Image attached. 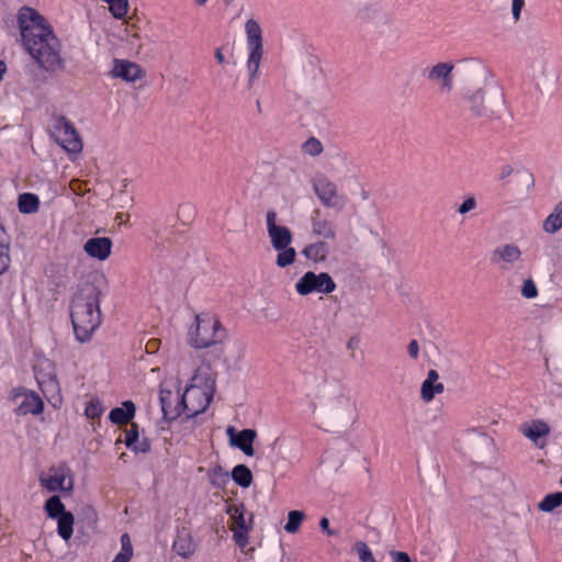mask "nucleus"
I'll use <instances>...</instances> for the list:
<instances>
[{
  "instance_id": "5",
  "label": "nucleus",
  "mask_w": 562,
  "mask_h": 562,
  "mask_svg": "<svg viewBox=\"0 0 562 562\" xmlns=\"http://www.w3.org/2000/svg\"><path fill=\"white\" fill-rule=\"evenodd\" d=\"M226 337L220 319L211 313L195 315V323L189 330V344L195 349H203L222 342Z\"/></svg>"
},
{
  "instance_id": "48",
  "label": "nucleus",
  "mask_w": 562,
  "mask_h": 562,
  "mask_svg": "<svg viewBox=\"0 0 562 562\" xmlns=\"http://www.w3.org/2000/svg\"><path fill=\"white\" fill-rule=\"evenodd\" d=\"M215 59L217 60L218 64H224L225 63V56L222 52L221 48H217L215 50Z\"/></svg>"
},
{
  "instance_id": "28",
  "label": "nucleus",
  "mask_w": 562,
  "mask_h": 562,
  "mask_svg": "<svg viewBox=\"0 0 562 562\" xmlns=\"http://www.w3.org/2000/svg\"><path fill=\"white\" fill-rule=\"evenodd\" d=\"M233 481L240 487L247 488L252 483V473L245 464H237L232 470Z\"/></svg>"
},
{
  "instance_id": "47",
  "label": "nucleus",
  "mask_w": 562,
  "mask_h": 562,
  "mask_svg": "<svg viewBox=\"0 0 562 562\" xmlns=\"http://www.w3.org/2000/svg\"><path fill=\"white\" fill-rule=\"evenodd\" d=\"M513 173V168L509 165L503 166L499 178L504 180L505 178L509 177Z\"/></svg>"
},
{
  "instance_id": "43",
  "label": "nucleus",
  "mask_w": 562,
  "mask_h": 562,
  "mask_svg": "<svg viewBox=\"0 0 562 562\" xmlns=\"http://www.w3.org/2000/svg\"><path fill=\"white\" fill-rule=\"evenodd\" d=\"M407 352L409 357L414 360H416L419 357V345L416 339L409 341L407 346Z\"/></svg>"
},
{
  "instance_id": "19",
  "label": "nucleus",
  "mask_w": 562,
  "mask_h": 562,
  "mask_svg": "<svg viewBox=\"0 0 562 562\" xmlns=\"http://www.w3.org/2000/svg\"><path fill=\"white\" fill-rule=\"evenodd\" d=\"M521 257L520 249L514 244H506L495 248L491 260L494 263H503L502 268L507 269L508 265H514Z\"/></svg>"
},
{
  "instance_id": "26",
  "label": "nucleus",
  "mask_w": 562,
  "mask_h": 562,
  "mask_svg": "<svg viewBox=\"0 0 562 562\" xmlns=\"http://www.w3.org/2000/svg\"><path fill=\"white\" fill-rule=\"evenodd\" d=\"M10 266V239L0 224V274L4 273Z\"/></svg>"
},
{
  "instance_id": "34",
  "label": "nucleus",
  "mask_w": 562,
  "mask_h": 562,
  "mask_svg": "<svg viewBox=\"0 0 562 562\" xmlns=\"http://www.w3.org/2000/svg\"><path fill=\"white\" fill-rule=\"evenodd\" d=\"M302 150L306 155L317 157L323 153L324 147L318 138L312 136L303 143Z\"/></svg>"
},
{
  "instance_id": "4",
  "label": "nucleus",
  "mask_w": 562,
  "mask_h": 562,
  "mask_svg": "<svg viewBox=\"0 0 562 562\" xmlns=\"http://www.w3.org/2000/svg\"><path fill=\"white\" fill-rule=\"evenodd\" d=\"M277 220L278 213L274 210H269L266 213V226L270 244L278 252L276 265L279 268H285L295 261L296 251L291 246L293 240L291 229L284 225H279Z\"/></svg>"
},
{
  "instance_id": "25",
  "label": "nucleus",
  "mask_w": 562,
  "mask_h": 562,
  "mask_svg": "<svg viewBox=\"0 0 562 562\" xmlns=\"http://www.w3.org/2000/svg\"><path fill=\"white\" fill-rule=\"evenodd\" d=\"M57 520V533L58 536L68 541L74 533L75 516L72 513H65L63 516L55 518Z\"/></svg>"
},
{
  "instance_id": "45",
  "label": "nucleus",
  "mask_w": 562,
  "mask_h": 562,
  "mask_svg": "<svg viewBox=\"0 0 562 562\" xmlns=\"http://www.w3.org/2000/svg\"><path fill=\"white\" fill-rule=\"evenodd\" d=\"M439 379V374L436 370L434 369H430L428 372H427V376L426 379L423 381L422 384H425V387H428L429 383H432V382H437Z\"/></svg>"
},
{
  "instance_id": "40",
  "label": "nucleus",
  "mask_w": 562,
  "mask_h": 562,
  "mask_svg": "<svg viewBox=\"0 0 562 562\" xmlns=\"http://www.w3.org/2000/svg\"><path fill=\"white\" fill-rule=\"evenodd\" d=\"M130 449L135 452L146 453L150 450V441L147 438H143L140 440L138 438L137 442L134 443Z\"/></svg>"
},
{
  "instance_id": "20",
  "label": "nucleus",
  "mask_w": 562,
  "mask_h": 562,
  "mask_svg": "<svg viewBox=\"0 0 562 562\" xmlns=\"http://www.w3.org/2000/svg\"><path fill=\"white\" fill-rule=\"evenodd\" d=\"M520 430L525 437L530 439L536 446L542 448L544 443H539V439L550 434V426L542 419H535L529 424H524Z\"/></svg>"
},
{
  "instance_id": "23",
  "label": "nucleus",
  "mask_w": 562,
  "mask_h": 562,
  "mask_svg": "<svg viewBox=\"0 0 562 562\" xmlns=\"http://www.w3.org/2000/svg\"><path fill=\"white\" fill-rule=\"evenodd\" d=\"M135 411V404L132 401H124L121 407L111 409L109 419L115 425H124L133 419Z\"/></svg>"
},
{
  "instance_id": "14",
  "label": "nucleus",
  "mask_w": 562,
  "mask_h": 562,
  "mask_svg": "<svg viewBox=\"0 0 562 562\" xmlns=\"http://www.w3.org/2000/svg\"><path fill=\"white\" fill-rule=\"evenodd\" d=\"M41 484L49 492L70 493L74 490V477L69 468L60 467L54 474L42 477Z\"/></svg>"
},
{
  "instance_id": "15",
  "label": "nucleus",
  "mask_w": 562,
  "mask_h": 562,
  "mask_svg": "<svg viewBox=\"0 0 562 562\" xmlns=\"http://www.w3.org/2000/svg\"><path fill=\"white\" fill-rule=\"evenodd\" d=\"M114 78H121L126 82H135L145 76L143 68L130 60L114 59V66L111 70Z\"/></svg>"
},
{
  "instance_id": "31",
  "label": "nucleus",
  "mask_w": 562,
  "mask_h": 562,
  "mask_svg": "<svg viewBox=\"0 0 562 562\" xmlns=\"http://www.w3.org/2000/svg\"><path fill=\"white\" fill-rule=\"evenodd\" d=\"M562 505V492H555L546 495L542 501L538 504V508L541 512L550 513L557 507Z\"/></svg>"
},
{
  "instance_id": "21",
  "label": "nucleus",
  "mask_w": 562,
  "mask_h": 562,
  "mask_svg": "<svg viewBox=\"0 0 562 562\" xmlns=\"http://www.w3.org/2000/svg\"><path fill=\"white\" fill-rule=\"evenodd\" d=\"M37 382L40 390L48 402L56 406L61 403L60 385L55 374H50L46 379H37Z\"/></svg>"
},
{
  "instance_id": "16",
  "label": "nucleus",
  "mask_w": 562,
  "mask_h": 562,
  "mask_svg": "<svg viewBox=\"0 0 562 562\" xmlns=\"http://www.w3.org/2000/svg\"><path fill=\"white\" fill-rule=\"evenodd\" d=\"M231 438V443L236 448L240 449L246 456L252 457L255 453L252 443L257 437L255 429H243L238 432L235 431L233 426H229L226 430Z\"/></svg>"
},
{
  "instance_id": "27",
  "label": "nucleus",
  "mask_w": 562,
  "mask_h": 562,
  "mask_svg": "<svg viewBox=\"0 0 562 562\" xmlns=\"http://www.w3.org/2000/svg\"><path fill=\"white\" fill-rule=\"evenodd\" d=\"M18 207L23 214L35 213L40 207V199L34 193H22L19 196Z\"/></svg>"
},
{
  "instance_id": "53",
  "label": "nucleus",
  "mask_w": 562,
  "mask_h": 562,
  "mask_svg": "<svg viewBox=\"0 0 562 562\" xmlns=\"http://www.w3.org/2000/svg\"><path fill=\"white\" fill-rule=\"evenodd\" d=\"M202 374H203V371H202V369H200L199 373L193 378V381L196 382Z\"/></svg>"
},
{
  "instance_id": "32",
  "label": "nucleus",
  "mask_w": 562,
  "mask_h": 562,
  "mask_svg": "<svg viewBox=\"0 0 562 562\" xmlns=\"http://www.w3.org/2000/svg\"><path fill=\"white\" fill-rule=\"evenodd\" d=\"M305 519V514L302 510H291L288 514V521L284 530L289 533H296L300 530L301 524Z\"/></svg>"
},
{
  "instance_id": "18",
  "label": "nucleus",
  "mask_w": 562,
  "mask_h": 562,
  "mask_svg": "<svg viewBox=\"0 0 562 562\" xmlns=\"http://www.w3.org/2000/svg\"><path fill=\"white\" fill-rule=\"evenodd\" d=\"M83 249L90 257L105 260L111 255L112 240L109 237H92L85 243Z\"/></svg>"
},
{
  "instance_id": "9",
  "label": "nucleus",
  "mask_w": 562,
  "mask_h": 562,
  "mask_svg": "<svg viewBox=\"0 0 562 562\" xmlns=\"http://www.w3.org/2000/svg\"><path fill=\"white\" fill-rule=\"evenodd\" d=\"M313 191L321 203L329 209L341 211L347 204V196L338 192V188L328 177L318 175L312 179Z\"/></svg>"
},
{
  "instance_id": "56",
  "label": "nucleus",
  "mask_w": 562,
  "mask_h": 562,
  "mask_svg": "<svg viewBox=\"0 0 562 562\" xmlns=\"http://www.w3.org/2000/svg\"><path fill=\"white\" fill-rule=\"evenodd\" d=\"M256 105H257L258 111L260 112L261 111V104H260L259 100L257 101Z\"/></svg>"
},
{
  "instance_id": "37",
  "label": "nucleus",
  "mask_w": 562,
  "mask_h": 562,
  "mask_svg": "<svg viewBox=\"0 0 562 562\" xmlns=\"http://www.w3.org/2000/svg\"><path fill=\"white\" fill-rule=\"evenodd\" d=\"M521 294L526 299H535L538 295L537 286L531 279L524 281L521 286Z\"/></svg>"
},
{
  "instance_id": "36",
  "label": "nucleus",
  "mask_w": 562,
  "mask_h": 562,
  "mask_svg": "<svg viewBox=\"0 0 562 562\" xmlns=\"http://www.w3.org/2000/svg\"><path fill=\"white\" fill-rule=\"evenodd\" d=\"M361 562H376L371 549L364 541H357L353 547Z\"/></svg>"
},
{
  "instance_id": "2",
  "label": "nucleus",
  "mask_w": 562,
  "mask_h": 562,
  "mask_svg": "<svg viewBox=\"0 0 562 562\" xmlns=\"http://www.w3.org/2000/svg\"><path fill=\"white\" fill-rule=\"evenodd\" d=\"M100 295L98 288L87 285L72 297L70 317L76 338L81 342L88 341L101 324Z\"/></svg>"
},
{
  "instance_id": "54",
  "label": "nucleus",
  "mask_w": 562,
  "mask_h": 562,
  "mask_svg": "<svg viewBox=\"0 0 562 562\" xmlns=\"http://www.w3.org/2000/svg\"><path fill=\"white\" fill-rule=\"evenodd\" d=\"M481 70H482V72H483V77H484V79H486V78H487V75H488V71H487L486 69H484V68H482Z\"/></svg>"
},
{
  "instance_id": "10",
  "label": "nucleus",
  "mask_w": 562,
  "mask_h": 562,
  "mask_svg": "<svg viewBox=\"0 0 562 562\" xmlns=\"http://www.w3.org/2000/svg\"><path fill=\"white\" fill-rule=\"evenodd\" d=\"M484 97L485 89L483 87L475 89L464 88L461 92V99L473 117L482 120L483 122L498 119V112L485 104Z\"/></svg>"
},
{
  "instance_id": "38",
  "label": "nucleus",
  "mask_w": 562,
  "mask_h": 562,
  "mask_svg": "<svg viewBox=\"0 0 562 562\" xmlns=\"http://www.w3.org/2000/svg\"><path fill=\"white\" fill-rule=\"evenodd\" d=\"M138 437H139L138 426H137V424L133 423L131 425V428L128 430H126V432H125V439H124L125 446L128 449L132 448V446L137 442Z\"/></svg>"
},
{
  "instance_id": "35",
  "label": "nucleus",
  "mask_w": 562,
  "mask_h": 562,
  "mask_svg": "<svg viewBox=\"0 0 562 562\" xmlns=\"http://www.w3.org/2000/svg\"><path fill=\"white\" fill-rule=\"evenodd\" d=\"M104 412L102 402L99 398L90 400L85 408V415L88 419L99 418Z\"/></svg>"
},
{
  "instance_id": "51",
  "label": "nucleus",
  "mask_w": 562,
  "mask_h": 562,
  "mask_svg": "<svg viewBox=\"0 0 562 562\" xmlns=\"http://www.w3.org/2000/svg\"><path fill=\"white\" fill-rule=\"evenodd\" d=\"M213 473H214V475H216V474H221V475H222V476H224V477H227V476H228V473H227V472H223V469H222L221 467H215V468L213 469Z\"/></svg>"
},
{
  "instance_id": "29",
  "label": "nucleus",
  "mask_w": 562,
  "mask_h": 562,
  "mask_svg": "<svg viewBox=\"0 0 562 562\" xmlns=\"http://www.w3.org/2000/svg\"><path fill=\"white\" fill-rule=\"evenodd\" d=\"M562 227V201L559 202L553 212L544 220L543 229L547 233H555Z\"/></svg>"
},
{
  "instance_id": "50",
  "label": "nucleus",
  "mask_w": 562,
  "mask_h": 562,
  "mask_svg": "<svg viewBox=\"0 0 562 562\" xmlns=\"http://www.w3.org/2000/svg\"><path fill=\"white\" fill-rule=\"evenodd\" d=\"M131 560L123 554L117 553L112 562H130Z\"/></svg>"
},
{
  "instance_id": "49",
  "label": "nucleus",
  "mask_w": 562,
  "mask_h": 562,
  "mask_svg": "<svg viewBox=\"0 0 562 562\" xmlns=\"http://www.w3.org/2000/svg\"><path fill=\"white\" fill-rule=\"evenodd\" d=\"M119 553L123 554L124 557L131 560L133 557V548H121V551Z\"/></svg>"
},
{
  "instance_id": "42",
  "label": "nucleus",
  "mask_w": 562,
  "mask_h": 562,
  "mask_svg": "<svg viewBox=\"0 0 562 562\" xmlns=\"http://www.w3.org/2000/svg\"><path fill=\"white\" fill-rule=\"evenodd\" d=\"M390 555L392 558V562H412L409 555L406 552L402 551H391Z\"/></svg>"
},
{
  "instance_id": "41",
  "label": "nucleus",
  "mask_w": 562,
  "mask_h": 562,
  "mask_svg": "<svg viewBox=\"0 0 562 562\" xmlns=\"http://www.w3.org/2000/svg\"><path fill=\"white\" fill-rule=\"evenodd\" d=\"M525 5V0H513L512 2V13L515 22L520 19L521 10Z\"/></svg>"
},
{
  "instance_id": "7",
  "label": "nucleus",
  "mask_w": 562,
  "mask_h": 562,
  "mask_svg": "<svg viewBox=\"0 0 562 562\" xmlns=\"http://www.w3.org/2000/svg\"><path fill=\"white\" fill-rule=\"evenodd\" d=\"M50 131L57 144L66 151L77 154L82 150L81 138L74 124L66 116H53L50 120Z\"/></svg>"
},
{
  "instance_id": "1",
  "label": "nucleus",
  "mask_w": 562,
  "mask_h": 562,
  "mask_svg": "<svg viewBox=\"0 0 562 562\" xmlns=\"http://www.w3.org/2000/svg\"><path fill=\"white\" fill-rule=\"evenodd\" d=\"M18 22L22 45L38 67L47 72L63 70L61 44L46 19L35 9L22 7Z\"/></svg>"
},
{
  "instance_id": "12",
  "label": "nucleus",
  "mask_w": 562,
  "mask_h": 562,
  "mask_svg": "<svg viewBox=\"0 0 562 562\" xmlns=\"http://www.w3.org/2000/svg\"><path fill=\"white\" fill-rule=\"evenodd\" d=\"M453 69L451 61L438 63L427 68V78L439 85L442 92H450L453 89Z\"/></svg>"
},
{
  "instance_id": "3",
  "label": "nucleus",
  "mask_w": 562,
  "mask_h": 562,
  "mask_svg": "<svg viewBox=\"0 0 562 562\" xmlns=\"http://www.w3.org/2000/svg\"><path fill=\"white\" fill-rule=\"evenodd\" d=\"M205 387L207 390L196 383L190 384L181 396H179V394L176 396L177 404L175 407L171 406L172 392L161 390L159 400L164 415L169 418H177L182 414L188 417H193L203 413L213 398L215 380L206 379Z\"/></svg>"
},
{
  "instance_id": "24",
  "label": "nucleus",
  "mask_w": 562,
  "mask_h": 562,
  "mask_svg": "<svg viewBox=\"0 0 562 562\" xmlns=\"http://www.w3.org/2000/svg\"><path fill=\"white\" fill-rule=\"evenodd\" d=\"M303 256L315 263L323 262L326 260L329 254V247L327 243L323 240H318L312 244H308L302 250Z\"/></svg>"
},
{
  "instance_id": "39",
  "label": "nucleus",
  "mask_w": 562,
  "mask_h": 562,
  "mask_svg": "<svg viewBox=\"0 0 562 562\" xmlns=\"http://www.w3.org/2000/svg\"><path fill=\"white\" fill-rule=\"evenodd\" d=\"M476 207V200L473 195L467 198L458 209V212L462 215L467 214L468 212L474 210Z\"/></svg>"
},
{
  "instance_id": "46",
  "label": "nucleus",
  "mask_w": 562,
  "mask_h": 562,
  "mask_svg": "<svg viewBox=\"0 0 562 562\" xmlns=\"http://www.w3.org/2000/svg\"><path fill=\"white\" fill-rule=\"evenodd\" d=\"M120 541H121V548H133L128 533H123L121 536Z\"/></svg>"
},
{
  "instance_id": "55",
  "label": "nucleus",
  "mask_w": 562,
  "mask_h": 562,
  "mask_svg": "<svg viewBox=\"0 0 562 562\" xmlns=\"http://www.w3.org/2000/svg\"><path fill=\"white\" fill-rule=\"evenodd\" d=\"M198 4L202 5L204 4L207 0H195Z\"/></svg>"
},
{
  "instance_id": "33",
  "label": "nucleus",
  "mask_w": 562,
  "mask_h": 562,
  "mask_svg": "<svg viewBox=\"0 0 562 562\" xmlns=\"http://www.w3.org/2000/svg\"><path fill=\"white\" fill-rule=\"evenodd\" d=\"M445 391V386L441 382L429 383L428 387L425 384L420 386V397L424 402H431L437 394H441Z\"/></svg>"
},
{
  "instance_id": "57",
  "label": "nucleus",
  "mask_w": 562,
  "mask_h": 562,
  "mask_svg": "<svg viewBox=\"0 0 562 562\" xmlns=\"http://www.w3.org/2000/svg\"><path fill=\"white\" fill-rule=\"evenodd\" d=\"M116 218L123 220L122 213L117 214Z\"/></svg>"
},
{
  "instance_id": "44",
  "label": "nucleus",
  "mask_w": 562,
  "mask_h": 562,
  "mask_svg": "<svg viewBox=\"0 0 562 562\" xmlns=\"http://www.w3.org/2000/svg\"><path fill=\"white\" fill-rule=\"evenodd\" d=\"M319 527L321 529L327 533L328 536H336L337 535V531L330 529L329 527V520L328 518L326 517H323L321 520H319Z\"/></svg>"
},
{
  "instance_id": "13",
  "label": "nucleus",
  "mask_w": 562,
  "mask_h": 562,
  "mask_svg": "<svg viewBox=\"0 0 562 562\" xmlns=\"http://www.w3.org/2000/svg\"><path fill=\"white\" fill-rule=\"evenodd\" d=\"M12 398L15 400L23 396V401L19 404L16 413L19 415H40L44 411V403L38 394L24 387L12 390Z\"/></svg>"
},
{
  "instance_id": "52",
  "label": "nucleus",
  "mask_w": 562,
  "mask_h": 562,
  "mask_svg": "<svg viewBox=\"0 0 562 562\" xmlns=\"http://www.w3.org/2000/svg\"><path fill=\"white\" fill-rule=\"evenodd\" d=\"M5 71H7V65L4 61L0 60V81L2 80Z\"/></svg>"
},
{
  "instance_id": "22",
  "label": "nucleus",
  "mask_w": 562,
  "mask_h": 562,
  "mask_svg": "<svg viewBox=\"0 0 562 562\" xmlns=\"http://www.w3.org/2000/svg\"><path fill=\"white\" fill-rule=\"evenodd\" d=\"M173 551L181 558L188 559L195 552L196 546L189 531H179L172 543Z\"/></svg>"
},
{
  "instance_id": "6",
  "label": "nucleus",
  "mask_w": 562,
  "mask_h": 562,
  "mask_svg": "<svg viewBox=\"0 0 562 562\" xmlns=\"http://www.w3.org/2000/svg\"><path fill=\"white\" fill-rule=\"evenodd\" d=\"M246 44L248 49L247 70L249 74L248 87L251 88L259 77V68L263 55L262 30L259 23L249 19L245 23Z\"/></svg>"
},
{
  "instance_id": "30",
  "label": "nucleus",
  "mask_w": 562,
  "mask_h": 562,
  "mask_svg": "<svg viewBox=\"0 0 562 562\" xmlns=\"http://www.w3.org/2000/svg\"><path fill=\"white\" fill-rule=\"evenodd\" d=\"M44 508L47 516L52 519H55L57 517L63 516L65 513H68L60 497L57 495L49 497L46 501Z\"/></svg>"
},
{
  "instance_id": "8",
  "label": "nucleus",
  "mask_w": 562,
  "mask_h": 562,
  "mask_svg": "<svg viewBox=\"0 0 562 562\" xmlns=\"http://www.w3.org/2000/svg\"><path fill=\"white\" fill-rule=\"evenodd\" d=\"M226 513L229 515V529L233 531L235 543L244 549L249 541V531L252 528V514L246 517V507L243 503L228 505Z\"/></svg>"
},
{
  "instance_id": "11",
  "label": "nucleus",
  "mask_w": 562,
  "mask_h": 562,
  "mask_svg": "<svg viewBox=\"0 0 562 562\" xmlns=\"http://www.w3.org/2000/svg\"><path fill=\"white\" fill-rule=\"evenodd\" d=\"M336 290V283L327 272H305L295 283V291L300 295H308L313 292L329 294Z\"/></svg>"
},
{
  "instance_id": "17",
  "label": "nucleus",
  "mask_w": 562,
  "mask_h": 562,
  "mask_svg": "<svg viewBox=\"0 0 562 562\" xmlns=\"http://www.w3.org/2000/svg\"><path fill=\"white\" fill-rule=\"evenodd\" d=\"M311 226L314 235L324 239H336V227L319 209H315L311 215Z\"/></svg>"
}]
</instances>
